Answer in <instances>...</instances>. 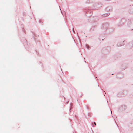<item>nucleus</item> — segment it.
<instances>
[{
    "label": "nucleus",
    "instance_id": "1",
    "mask_svg": "<svg viewBox=\"0 0 133 133\" xmlns=\"http://www.w3.org/2000/svg\"><path fill=\"white\" fill-rule=\"evenodd\" d=\"M89 46H87V48L88 49H89Z\"/></svg>",
    "mask_w": 133,
    "mask_h": 133
},
{
    "label": "nucleus",
    "instance_id": "2",
    "mask_svg": "<svg viewBox=\"0 0 133 133\" xmlns=\"http://www.w3.org/2000/svg\"><path fill=\"white\" fill-rule=\"evenodd\" d=\"M117 45L118 46H122V45H119L118 44Z\"/></svg>",
    "mask_w": 133,
    "mask_h": 133
},
{
    "label": "nucleus",
    "instance_id": "3",
    "mask_svg": "<svg viewBox=\"0 0 133 133\" xmlns=\"http://www.w3.org/2000/svg\"><path fill=\"white\" fill-rule=\"evenodd\" d=\"M94 124H95V125H96V123L95 122H94Z\"/></svg>",
    "mask_w": 133,
    "mask_h": 133
},
{
    "label": "nucleus",
    "instance_id": "4",
    "mask_svg": "<svg viewBox=\"0 0 133 133\" xmlns=\"http://www.w3.org/2000/svg\"><path fill=\"white\" fill-rule=\"evenodd\" d=\"M111 113H112V111L111 110Z\"/></svg>",
    "mask_w": 133,
    "mask_h": 133
}]
</instances>
